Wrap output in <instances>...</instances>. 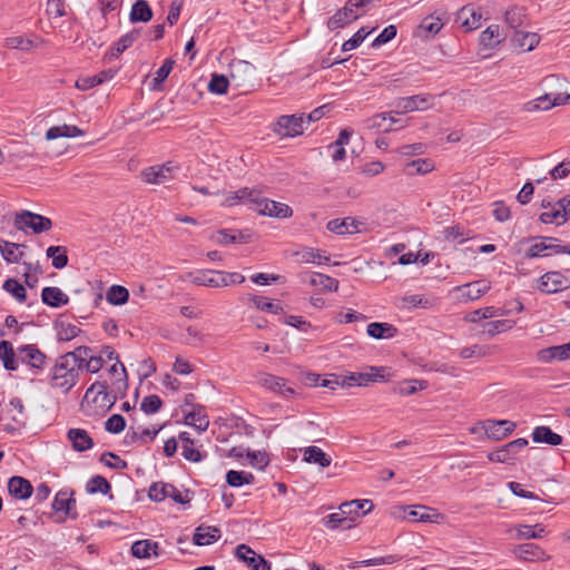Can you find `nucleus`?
<instances>
[{
	"label": "nucleus",
	"mask_w": 570,
	"mask_h": 570,
	"mask_svg": "<svg viewBox=\"0 0 570 570\" xmlns=\"http://www.w3.org/2000/svg\"><path fill=\"white\" fill-rule=\"evenodd\" d=\"M75 356L60 355L50 370L49 384L52 389L69 393L79 381L81 367L76 363Z\"/></svg>",
	"instance_id": "1"
},
{
	"label": "nucleus",
	"mask_w": 570,
	"mask_h": 570,
	"mask_svg": "<svg viewBox=\"0 0 570 570\" xmlns=\"http://www.w3.org/2000/svg\"><path fill=\"white\" fill-rule=\"evenodd\" d=\"M529 240H534V243L527 249L524 254L527 258L548 257L560 254L570 255V245L562 244V242L556 237L540 236L530 238Z\"/></svg>",
	"instance_id": "2"
},
{
	"label": "nucleus",
	"mask_w": 570,
	"mask_h": 570,
	"mask_svg": "<svg viewBox=\"0 0 570 570\" xmlns=\"http://www.w3.org/2000/svg\"><path fill=\"white\" fill-rule=\"evenodd\" d=\"M230 83L242 92H247L255 86L256 68L248 61L234 60L229 65Z\"/></svg>",
	"instance_id": "3"
},
{
	"label": "nucleus",
	"mask_w": 570,
	"mask_h": 570,
	"mask_svg": "<svg viewBox=\"0 0 570 570\" xmlns=\"http://www.w3.org/2000/svg\"><path fill=\"white\" fill-rule=\"evenodd\" d=\"M250 205L259 215L274 218H289L293 216V209L288 205L262 197L259 191H256L255 198H250Z\"/></svg>",
	"instance_id": "4"
},
{
	"label": "nucleus",
	"mask_w": 570,
	"mask_h": 570,
	"mask_svg": "<svg viewBox=\"0 0 570 570\" xmlns=\"http://www.w3.org/2000/svg\"><path fill=\"white\" fill-rule=\"evenodd\" d=\"M148 497L150 500L156 502H160L166 498H170L176 503L186 504L191 500V492L189 490L181 492L170 483L154 482L149 487Z\"/></svg>",
	"instance_id": "5"
},
{
	"label": "nucleus",
	"mask_w": 570,
	"mask_h": 570,
	"mask_svg": "<svg viewBox=\"0 0 570 570\" xmlns=\"http://www.w3.org/2000/svg\"><path fill=\"white\" fill-rule=\"evenodd\" d=\"M385 367L371 366L370 372H351L342 375L341 387L366 386L373 382H385Z\"/></svg>",
	"instance_id": "6"
},
{
	"label": "nucleus",
	"mask_w": 570,
	"mask_h": 570,
	"mask_svg": "<svg viewBox=\"0 0 570 570\" xmlns=\"http://www.w3.org/2000/svg\"><path fill=\"white\" fill-rule=\"evenodd\" d=\"M305 124V114L301 115H284L277 118L273 124L272 130L277 136L297 137L303 134Z\"/></svg>",
	"instance_id": "7"
},
{
	"label": "nucleus",
	"mask_w": 570,
	"mask_h": 570,
	"mask_svg": "<svg viewBox=\"0 0 570 570\" xmlns=\"http://www.w3.org/2000/svg\"><path fill=\"white\" fill-rule=\"evenodd\" d=\"M14 226L19 230L30 228L35 234H40L49 230L52 227V222L50 218L42 215L35 214L29 210H22L16 215Z\"/></svg>",
	"instance_id": "8"
},
{
	"label": "nucleus",
	"mask_w": 570,
	"mask_h": 570,
	"mask_svg": "<svg viewBox=\"0 0 570 570\" xmlns=\"http://www.w3.org/2000/svg\"><path fill=\"white\" fill-rule=\"evenodd\" d=\"M177 167L171 161L166 164L155 165L141 170V179L147 184L161 185L174 178Z\"/></svg>",
	"instance_id": "9"
},
{
	"label": "nucleus",
	"mask_w": 570,
	"mask_h": 570,
	"mask_svg": "<svg viewBox=\"0 0 570 570\" xmlns=\"http://www.w3.org/2000/svg\"><path fill=\"white\" fill-rule=\"evenodd\" d=\"M3 415L4 419L10 420L14 423V425H6L4 430L7 432H14L18 428L24 426L27 415L22 400L20 397H12L3 409Z\"/></svg>",
	"instance_id": "10"
},
{
	"label": "nucleus",
	"mask_w": 570,
	"mask_h": 570,
	"mask_svg": "<svg viewBox=\"0 0 570 570\" xmlns=\"http://www.w3.org/2000/svg\"><path fill=\"white\" fill-rule=\"evenodd\" d=\"M517 424L509 420H487L482 422L481 429L484 431L488 439L500 441L510 435Z\"/></svg>",
	"instance_id": "11"
},
{
	"label": "nucleus",
	"mask_w": 570,
	"mask_h": 570,
	"mask_svg": "<svg viewBox=\"0 0 570 570\" xmlns=\"http://www.w3.org/2000/svg\"><path fill=\"white\" fill-rule=\"evenodd\" d=\"M538 289L544 294H553L569 287V279L560 272H547L538 279Z\"/></svg>",
	"instance_id": "12"
},
{
	"label": "nucleus",
	"mask_w": 570,
	"mask_h": 570,
	"mask_svg": "<svg viewBox=\"0 0 570 570\" xmlns=\"http://www.w3.org/2000/svg\"><path fill=\"white\" fill-rule=\"evenodd\" d=\"M431 95H414L397 98L394 102L396 114H406L415 110H426L431 107Z\"/></svg>",
	"instance_id": "13"
},
{
	"label": "nucleus",
	"mask_w": 570,
	"mask_h": 570,
	"mask_svg": "<svg viewBox=\"0 0 570 570\" xmlns=\"http://www.w3.org/2000/svg\"><path fill=\"white\" fill-rule=\"evenodd\" d=\"M219 271L213 269H199L196 272H189L185 279H188L191 284L197 286H206L212 288L226 287V282L219 279Z\"/></svg>",
	"instance_id": "14"
},
{
	"label": "nucleus",
	"mask_w": 570,
	"mask_h": 570,
	"mask_svg": "<svg viewBox=\"0 0 570 570\" xmlns=\"http://www.w3.org/2000/svg\"><path fill=\"white\" fill-rule=\"evenodd\" d=\"M235 556L252 570H271V563L244 543L236 547Z\"/></svg>",
	"instance_id": "15"
},
{
	"label": "nucleus",
	"mask_w": 570,
	"mask_h": 570,
	"mask_svg": "<svg viewBox=\"0 0 570 570\" xmlns=\"http://www.w3.org/2000/svg\"><path fill=\"white\" fill-rule=\"evenodd\" d=\"M108 386L106 382H95L86 391L83 401L99 404L101 407H106L109 410L114 403L115 399H111L108 391Z\"/></svg>",
	"instance_id": "16"
},
{
	"label": "nucleus",
	"mask_w": 570,
	"mask_h": 570,
	"mask_svg": "<svg viewBox=\"0 0 570 570\" xmlns=\"http://www.w3.org/2000/svg\"><path fill=\"white\" fill-rule=\"evenodd\" d=\"M18 358L35 370H42L47 356L35 344L22 345L18 348Z\"/></svg>",
	"instance_id": "17"
},
{
	"label": "nucleus",
	"mask_w": 570,
	"mask_h": 570,
	"mask_svg": "<svg viewBox=\"0 0 570 570\" xmlns=\"http://www.w3.org/2000/svg\"><path fill=\"white\" fill-rule=\"evenodd\" d=\"M528 445V440L520 438L513 440L500 449L490 452L488 454V459L492 462L507 463L511 460L512 455H514L520 450L524 449Z\"/></svg>",
	"instance_id": "18"
},
{
	"label": "nucleus",
	"mask_w": 570,
	"mask_h": 570,
	"mask_svg": "<svg viewBox=\"0 0 570 570\" xmlns=\"http://www.w3.org/2000/svg\"><path fill=\"white\" fill-rule=\"evenodd\" d=\"M512 553L521 561L533 562L550 559V556H548L546 551L535 543L518 544L513 548Z\"/></svg>",
	"instance_id": "19"
},
{
	"label": "nucleus",
	"mask_w": 570,
	"mask_h": 570,
	"mask_svg": "<svg viewBox=\"0 0 570 570\" xmlns=\"http://www.w3.org/2000/svg\"><path fill=\"white\" fill-rule=\"evenodd\" d=\"M258 384L269 391L278 393L284 396L294 394V390L286 386V380L273 374L263 373L258 377Z\"/></svg>",
	"instance_id": "20"
},
{
	"label": "nucleus",
	"mask_w": 570,
	"mask_h": 570,
	"mask_svg": "<svg viewBox=\"0 0 570 570\" xmlns=\"http://www.w3.org/2000/svg\"><path fill=\"white\" fill-rule=\"evenodd\" d=\"M537 357L542 363L568 360L570 358V342L542 348L538 351Z\"/></svg>",
	"instance_id": "21"
},
{
	"label": "nucleus",
	"mask_w": 570,
	"mask_h": 570,
	"mask_svg": "<svg viewBox=\"0 0 570 570\" xmlns=\"http://www.w3.org/2000/svg\"><path fill=\"white\" fill-rule=\"evenodd\" d=\"M569 101H570V95L563 96L562 94H558V95L553 96V98H552L551 95L546 94V95L537 98L535 100L529 102L528 110L529 111L539 110V109L549 110L550 108H552L554 106L566 105Z\"/></svg>",
	"instance_id": "22"
},
{
	"label": "nucleus",
	"mask_w": 570,
	"mask_h": 570,
	"mask_svg": "<svg viewBox=\"0 0 570 570\" xmlns=\"http://www.w3.org/2000/svg\"><path fill=\"white\" fill-rule=\"evenodd\" d=\"M140 29L135 28L131 31L124 35L122 37H120L118 41L115 42L114 46L109 49L105 57L108 60L118 58L125 50L131 47L132 43L140 37Z\"/></svg>",
	"instance_id": "23"
},
{
	"label": "nucleus",
	"mask_w": 570,
	"mask_h": 570,
	"mask_svg": "<svg viewBox=\"0 0 570 570\" xmlns=\"http://www.w3.org/2000/svg\"><path fill=\"white\" fill-rule=\"evenodd\" d=\"M490 283L487 281H476L468 283L461 286H456L454 289L462 293V297L468 301H475L483 296L490 291Z\"/></svg>",
	"instance_id": "24"
},
{
	"label": "nucleus",
	"mask_w": 570,
	"mask_h": 570,
	"mask_svg": "<svg viewBox=\"0 0 570 570\" xmlns=\"http://www.w3.org/2000/svg\"><path fill=\"white\" fill-rule=\"evenodd\" d=\"M511 42L514 48L527 52L533 50L539 45L540 37L535 32H524L522 30H517L511 37Z\"/></svg>",
	"instance_id": "25"
},
{
	"label": "nucleus",
	"mask_w": 570,
	"mask_h": 570,
	"mask_svg": "<svg viewBox=\"0 0 570 570\" xmlns=\"http://www.w3.org/2000/svg\"><path fill=\"white\" fill-rule=\"evenodd\" d=\"M8 491L14 499L24 500L32 494L33 488L24 478L12 476L8 482Z\"/></svg>",
	"instance_id": "26"
},
{
	"label": "nucleus",
	"mask_w": 570,
	"mask_h": 570,
	"mask_svg": "<svg viewBox=\"0 0 570 570\" xmlns=\"http://www.w3.org/2000/svg\"><path fill=\"white\" fill-rule=\"evenodd\" d=\"M72 449L77 452H83L94 446V441L89 433L83 429H70L67 433Z\"/></svg>",
	"instance_id": "27"
},
{
	"label": "nucleus",
	"mask_w": 570,
	"mask_h": 570,
	"mask_svg": "<svg viewBox=\"0 0 570 570\" xmlns=\"http://www.w3.org/2000/svg\"><path fill=\"white\" fill-rule=\"evenodd\" d=\"M222 535V532L216 527L199 525L196 528L193 542L196 546H208L217 541Z\"/></svg>",
	"instance_id": "28"
},
{
	"label": "nucleus",
	"mask_w": 570,
	"mask_h": 570,
	"mask_svg": "<svg viewBox=\"0 0 570 570\" xmlns=\"http://www.w3.org/2000/svg\"><path fill=\"white\" fill-rule=\"evenodd\" d=\"M303 460L306 463L316 464L320 468H327L332 463V458L315 445H309L303 450Z\"/></svg>",
	"instance_id": "29"
},
{
	"label": "nucleus",
	"mask_w": 570,
	"mask_h": 570,
	"mask_svg": "<svg viewBox=\"0 0 570 570\" xmlns=\"http://www.w3.org/2000/svg\"><path fill=\"white\" fill-rule=\"evenodd\" d=\"M42 302L50 307H60L67 305L69 297L59 287L48 286L41 292Z\"/></svg>",
	"instance_id": "30"
},
{
	"label": "nucleus",
	"mask_w": 570,
	"mask_h": 570,
	"mask_svg": "<svg viewBox=\"0 0 570 570\" xmlns=\"http://www.w3.org/2000/svg\"><path fill=\"white\" fill-rule=\"evenodd\" d=\"M358 223L353 217L336 218L327 223L326 228L337 235H346L358 232Z\"/></svg>",
	"instance_id": "31"
},
{
	"label": "nucleus",
	"mask_w": 570,
	"mask_h": 570,
	"mask_svg": "<svg viewBox=\"0 0 570 570\" xmlns=\"http://www.w3.org/2000/svg\"><path fill=\"white\" fill-rule=\"evenodd\" d=\"M532 440L535 443H547L549 445H560L562 443V436L553 432L549 426L540 425L533 429Z\"/></svg>",
	"instance_id": "32"
},
{
	"label": "nucleus",
	"mask_w": 570,
	"mask_h": 570,
	"mask_svg": "<svg viewBox=\"0 0 570 570\" xmlns=\"http://www.w3.org/2000/svg\"><path fill=\"white\" fill-rule=\"evenodd\" d=\"M458 19L462 27L471 31L481 26L482 16L473 7L466 6L459 11Z\"/></svg>",
	"instance_id": "33"
},
{
	"label": "nucleus",
	"mask_w": 570,
	"mask_h": 570,
	"mask_svg": "<svg viewBox=\"0 0 570 570\" xmlns=\"http://www.w3.org/2000/svg\"><path fill=\"white\" fill-rule=\"evenodd\" d=\"M153 19V10L146 0H137L131 6L129 20L131 23L148 22Z\"/></svg>",
	"instance_id": "34"
},
{
	"label": "nucleus",
	"mask_w": 570,
	"mask_h": 570,
	"mask_svg": "<svg viewBox=\"0 0 570 570\" xmlns=\"http://www.w3.org/2000/svg\"><path fill=\"white\" fill-rule=\"evenodd\" d=\"M366 333L375 340H385L394 337L397 328L390 323L373 322L367 325Z\"/></svg>",
	"instance_id": "35"
},
{
	"label": "nucleus",
	"mask_w": 570,
	"mask_h": 570,
	"mask_svg": "<svg viewBox=\"0 0 570 570\" xmlns=\"http://www.w3.org/2000/svg\"><path fill=\"white\" fill-rule=\"evenodd\" d=\"M159 546L151 540H139L131 546V553L138 559H147L158 556Z\"/></svg>",
	"instance_id": "36"
},
{
	"label": "nucleus",
	"mask_w": 570,
	"mask_h": 570,
	"mask_svg": "<svg viewBox=\"0 0 570 570\" xmlns=\"http://www.w3.org/2000/svg\"><path fill=\"white\" fill-rule=\"evenodd\" d=\"M294 255L297 256L299 262L304 264H327L330 262V256L326 255L325 252L311 247H303L301 250L295 252Z\"/></svg>",
	"instance_id": "37"
},
{
	"label": "nucleus",
	"mask_w": 570,
	"mask_h": 570,
	"mask_svg": "<svg viewBox=\"0 0 570 570\" xmlns=\"http://www.w3.org/2000/svg\"><path fill=\"white\" fill-rule=\"evenodd\" d=\"M503 37L498 24L489 26L480 36V45L484 49H493L501 43Z\"/></svg>",
	"instance_id": "38"
},
{
	"label": "nucleus",
	"mask_w": 570,
	"mask_h": 570,
	"mask_svg": "<svg viewBox=\"0 0 570 570\" xmlns=\"http://www.w3.org/2000/svg\"><path fill=\"white\" fill-rule=\"evenodd\" d=\"M82 135L83 130H81L79 127L72 125H62L50 127L46 132V138L48 140H53L60 137H79Z\"/></svg>",
	"instance_id": "39"
},
{
	"label": "nucleus",
	"mask_w": 570,
	"mask_h": 570,
	"mask_svg": "<svg viewBox=\"0 0 570 570\" xmlns=\"http://www.w3.org/2000/svg\"><path fill=\"white\" fill-rule=\"evenodd\" d=\"M75 505L76 500L71 498V493L65 490L59 491L52 502V509L55 511H63L72 518H76V515L71 514V510L75 508Z\"/></svg>",
	"instance_id": "40"
},
{
	"label": "nucleus",
	"mask_w": 570,
	"mask_h": 570,
	"mask_svg": "<svg viewBox=\"0 0 570 570\" xmlns=\"http://www.w3.org/2000/svg\"><path fill=\"white\" fill-rule=\"evenodd\" d=\"M0 360L6 370L16 371L18 368V361L12 344L8 341L0 342Z\"/></svg>",
	"instance_id": "41"
},
{
	"label": "nucleus",
	"mask_w": 570,
	"mask_h": 570,
	"mask_svg": "<svg viewBox=\"0 0 570 570\" xmlns=\"http://www.w3.org/2000/svg\"><path fill=\"white\" fill-rule=\"evenodd\" d=\"M439 515L436 510L424 505H414L409 512L411 520L421 522H434Z\"/></svg>",
	"instance_id": "42"
},
{
	"label": "nucleus",
	"mask_w": 570,
	"mask_h": 570,
	"mask_svg": "<svg viewBox=\"0 0 570 570\" xmlns=\"http://www.w3.org/2000/svg\"><path fill=\"white\" fill-rule=\"evenodd\" d=\"M20 246L19 244L0 239V253L3 259L7 263H18L23 256V253L19 252Z\"/></svg>",
	"instance_id": "43"
},
{
	"label": "nucleus",
	"mask_w": 570,
	"mask_h": 570,
	"mask_svg": "<svg viewBox=\"0 0 570 570\" xmlns=\"http://www.w3.org/2000/svg\"><path fill=\"white\" fill-rule=\"evenodd\" d=\"M308 283L314 287H321L330 292H336L338 289V281L321 273H313L309 276Z\"/></svg>",
	"instance_id": "44"
},
{
	"label": "nucleus",
	"mask_w": 570,
	"mask_h": 570,
	"mask_svg": "<svg viewBox=\"0 0 570 570\" xmlns=\"http://www.w3.org/2000/svg\"><path fill=\"white\" fill-rule=\"evenodd\" d=\"M255 189H249L247 187L238 189L236 191L230 193L223 205L225 206H234L238 203H248L250 205V198H255L256 196Z\"/></svg>",
	"instance_id": "45"
},
{
	"label": "nucleus",
	"mask_w": 570,
	"mask_h": 570,
	"mask_svg": "<svg viewBox=\"0 0 570 570\" xmlns=\"http://www.w3.org/2000/svg\"><path fill=\"white\" fill-rule=\"evenodd\" d=\"M527 19L525 9L522 7H512L505 12V22L514 29V31L520 30Z\"/></svg>",
	"instance_id": "46"
},
{
	"label": "nucleus",
	"mask_w": 570,
	"mask_h": 570,
	"mask_svg": "<svg viewBox=\"0 0 570 570\" xmlns=\"http://www.w3.org/2000/svg\"><path fill=\"white\" fill-rule=\"evenodd\" d=\"M324 524L328 529H351L354 527L353 520L350 517L343 515L341 510L327 515Z\"/></svg>",
	"instance_id": "47"
},
{
	"label": "nucleus",
	"mask_w": 570,
	"mask_h": 570,
	"mask_svg": "<svg viewBox=\"0 0 570 570\" xmlns=\"http://www.w3.org/2000/svg\"><path fill=\"white\" fill-rule=\"evenodd\" d=\"M546 534V529L541 523L534 525L521 524L517 528L518 539H541Z\"/></svg>",
	"instance_id": "48"
},
{
	"label": "nucleus",
	"mask_w": 570,
	"mask_h": 570,
	"mask_svg": "<svg viewBox=\"0 0 570 570\" xmlns=\"http://www.w3.org/2000/svg\"><path fill=\"white\" fill-rule=\"evenodd\" d=\"M106 298L111 305H122L128 302L129 292L121 285H112L107 291Z\"/></svg>",
	"instance_id": "49"
},
{
	"label": "nucleus",
	"mask_w": 570,
	"mask_h": 570,
	"mask_svg": "<svg viewBox=\"0 0 570 570\" xmlns=\"http://www.w3.org/2000/svg\"><path fill=\"white\" fill-rule=\"evenodd\" d=\"M57 338L58 341L68 342L78 336L80 328L73 324L65 323L61 321L56 322Z\"/></svg>",
	"instance_id": "50"
},
{
	"label": "nucleus",
	"mask_w": 570,
	"mask_h": 570,
	"mask_svg": "<svg viewBox=\"0 0 570 570\" xmlns=\"http://www.w3.org/2000/svg\"><path fill=\"white\" fill-rule=\"evenodd\" d=\"M47 256L52 258V266L61 269L68 264L67 250L61 246H50L47 248Z\"/></svg>",
	"instance_id": "51"
},
{
	"label": "nucleus",
	"mask_w": 570,
	"mask_h": 570,
	"mask_svg": "<svg viewBox=\"0 0 570 570\" xmlns=\"http://www.w3.org/2000/svg\"><path fill=\"white\" fill-rule=\"evenodd\" d=\"M2 288L10 293L18 302L23 303L27 299V292L22 284L14 278L4 281Z\"/></svg>",
	"instance_id": "52"
},
{
	"label": "nucleus",
	"mask_w": 570,
	"mask_h": 570,
	"mask_svg": "<svg viewBox=\"0 0 570 570\" xmlns=\"http://www.w3.org/2000/svg\"><path fill=\"white\" fill-rule=\"evenodd\" d=\"M250 302L255 305L256 308L268 312L272 314H279L283 312V307L279 304H275L272 301L264 296L252 295L249 297Z\"/></svg>",
	"instance_id": "53"
},
{
	"label": "nucleus",
	"mask_w": 570,
	"mask_h": 570,
	"mask_svg": "<svg viewBox=\"0 0 570 570\" xmlns=\"http://www.w3.org/2000/svg\"><path fill=\"white\" fill-rule=\"evenodd\" d=\"M401 558L397 556L389 554L385 557H379V558L367 559V560H363V561H355V562H352L348 567L351 569H355L361 566L370 567V566L393 564V563L397 562Z\"/></svg>",
	"instance_id": "54"
},
{
	"label": "nucleus",
	"mask_w": 570,
	"mask_h": 570,
	"mask_svg": "<svg viewBox=\"0 0 570 570\" xmlns=\"http://www.w3.org/2000/svg\"><path fill=\"white\" fill-rule=\"evenodd\" d=\"M4 45L9 49H20L24 51H29L37 47V42H35L32 39L23 38L21 36L8 37L4 40Z\"/></svg>",
	"instance_id": "55"
},
{
	"label": "nucleus",
	"mask_w": 570,
	"mask_h": 570,
	"mask_svg": "<svg viewBox=\"0 0 570 570\" xmlns=\"http://www.w3.org/2000/svg\"><path fill=\"white\" fill-rule=\"evenodd\" d=\"M230 83V78L224 75L214 73L208 83V90L213 94L224 95L227 92L228 85Z\"/></svg>",
	"instance_id": "56"
},
{
	"label": "nucleus",
	"mask_w": 570,
	"mask_h": 570,
	"mask_svg": "<svg viewBox=\"0 0 570 570\" xmlns=\"http://www.w3.org/2000/svg\"><path fill=\"white\" fill-rule=\"evenodd\" d=\"M539 219L543 224H557L562 225L566 223V216L562 215L561 207L557 206V204L549 212L541 213Z\"/></svg>",
	"instance_id": "57"
},
{
	"label": "nucleus",
	"mask_w": 570,
	"mask_h": 570,
	"mask_svg": "<svg viewBox=\"0 0 570 570\" xmlns=\"http://www.w3.org/2000/svg\"><path fill=\"white\" fill-rule=\"evenodd\" d=\"M86 489L89 493L101 492L106 494L110 491L111 485L104 476L95 475L88 481Z\"/></svg>",
	"instance_id": "58"
},
{
	"label": "nucleus",
	"mask_w": 570,
	"mask_h": 570,
	"mask_svg": "<svg viewBox=\"0 0 570 570\" xmlns=\"http://www.w3.org/2000/svg\"><path fill=\"white\" fill-rule=\"evenodd\" d=\"M185 421L187 424L194 425L199 431H206L209 425L207 416L202 414L200 410L187 413Z\"/></svg>",
	"instance_id": "59"
},
{
	"label": "nucleus",
	"mask_w": 570,
	"mask_h": 570,
	"mask_svg": "<svg viewBox=\"0 0 570 570\" xmlns=\"http://www.w3.org/2000/svg\"><path fill=\"white\" fill-rule=\"evenodd\" d=\"M161 406L163 401L156 394L145 396L140 403V410L146 414H154L158 412Z\"/></svg>",
	"instance_id": "60"
},
{
	"label": "nucleus",
	"mask_w": 570,
	"mask_h": 570,
	"mask_svg": "<svg viewBox=\"0 0 570 570\" xmlns=\"http://www.w3.org/2000/svg\"><path fill=\"white\" fill-rule=\"evenodd\" d=\"M100 462L111 469L116 470H125L128 464L125 460L120 459L117 454L112 452H105L100 458Z\"/></svg>",
	"instance_id": "61"
},
{
	"label": "nucleus",
	"mask_w": 570,
	"mask_h": 570,
	"mask_svg": "<svg viewBox=\"0 0 570 570\" xmlns=\"http://www.w3.org/2000/svg\"><path fill=\"white\" fill-rule=\"evenodd\" d=\"M338 510L342 511L343 515L350 517L353 520L354 525L356 524V520L362 517L360 512L358 501L351 500L343 502Z\"/></svg>",
	"instance_id": "62"
},
{
	"label": "nucleus",
	"mask_w": 570,
	"mask_h": 570,
	"mask_svg": "<svg viewBox=\"0 0 570 570\" xmlns=\"http://www.w3.org/2000/svg\"><path fill=\"white\" fill-rule=\"evenodd\" d=\"M126 428V421L122 415L114 414L105 422V429L109 433L118 434Z\"/></svg>",
	"instance_id": "63"
},
{
	"label": "nucleus",
	"mask_w": 570,
	"mask_h": 570,
	"mask_svg": "<svg viewBox=\"0 0 570 570\" xmlns=\"http://www.w3.org/2000/svg\"><path fill=\"white\" fill-rule=\"evenodd\" d=\"M247 458L249 460V464L258 470H264L269 462L267 453L262 451H248Z\"/></svg>",
	"instance_id": "64"
}]
</instances>
